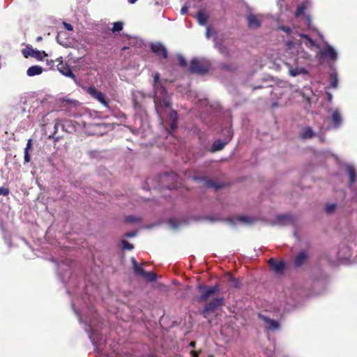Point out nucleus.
Wrapping results in <instances>:
<instances>
[{"mask_svg":"<svg viewBox=\"0 0 357 357\" xmlns=\"http://www.w3.org/2000/svg\"><path fill=\"white\" fill-rule=\"evenodd\" d=\"M277 29L284 33L282 35L284 38L282 59L288 69V75L293 77L307 75L312 56L302 45H305L310 49L312 47L319 49V45L309 36L302 33L298 26L279 24Z\"/></svg>","mask_w":357,"mask_h":357,"instance_id":"f257e3e1","label":"nucleus"},{"mask_svg":"<svg viewBox=\"0 0 357 357\" xmlns=\"http://www.w3.org/2000/svg\"><path fill=\"white\" fill-rule=\"evenodd\" d=\"M159 73H155L153 79L154 104L156 112L161 121H163L166 114H168L172 122L170 123L171 131L176 128L177 113L171 109V102L165 89L160 84Z\"/></svg>","mask_w":357,"mask_h":357,"instance_id":"f03ea898","label":"nucleus"},{"mask_svg":"<svg viewBox=\"0 0 357 357\" xmlns=\"http://www.w3.org/2000/svg\"><path fill=\"white\" fill-rule=\"evenodd\" d=\"M67 248L66 247L56 248L51 257L54 264L55 273L58 280L63 287H66V275L67 271Z\"/></svg>","mask_w":357,"mask_h":357,"instance_id":"7ed1b4c3","label":"nucleus"},{"mask_svg":"<svg viewBox=\"0 0 357 357\" xmlns=\"http://www.w3.org/2000/svg\"><path fill=\"white\" fill-rule=\"evenodd\" d=\"M357 256V233H350L341 242L337 253L339 259H349Z\"/></svg>","mask_w":357,"mask_h":357,"instance_id":"20e7f679","label":"nucleus"},{"mask_svg":"<svg viewBox=\"0 0 357 357\" xmlns=\"http://www.w3.org/2000/svg\"><path fill=\"white\" fill-rule=\"evenodd\" d=\"M85 331L93 344L98 341V332L100 328V321L96 312L91 310V314L86 318Z\"/></svg>","mask_w":357,"mask_h":357,"instance_id":"39448f33","label":"nucleus"},{"mask_svg":"<svg viewBox=\"0 0 357 357\" xmlns=\"http://www.w3.org/2000/svg\"><path fill=\"white\" fill-rule=\"evenodd\" d=\"M349 177V188L351 192V199L357 203V172L355 167L350 164H346L343 167Z\"/></svg>","mask_w":357,"mask_h":357,"instance_id":"423d86ee","label":"nucleus"},{"mask_svg":"<svg viewBox=\"0 0 357 357\" xmlns=\"http://www.w3.org/2000/svg\"><path fill=\"white\" fill-rule=\"evenodd\" d=\"M131 262L134 273L136 275L145 278L147 281L153 282L156 280V274L153 272H146L142 267L139 266L136 259L132 257L131 258Z\"/></svg>","mask_w":357,"mask_h":357,"instance_id":"0eeeda50","label":"nucleus"},{"mask_svg":"<svg viewBox=\"0 0 357 357\" xmlns=\"http://www.w3.org/2000/svg\"><path fill=\"white\" fill-rule=\"evenodd\" d=\"M209 63L204 59H193L190 63V70L192 73L203 74L209 69Z\"/></svg>","mask_w":357,"mask_h":357,"instance_id":"6e6552de","label":"nucleus"},{"mask_svg":"<svg viewBox=\"0 0 357 357\" xmlns=\"http://www.w3.org/2000/svg\"><path fill=\"white\" fill-rule=\"evenodd\" d=\"M197 289L202 293L198 298L201 302L206 301L209 297L212 296L220 290L218 284L212 287H206L204 284H199Z\"/></svg>","mask_w":357,"mask_h":357,"instance_id":"1a4fd4ad","label":"nucleus"},{"mask_svg":"<svg viewBox=\"0 0 357 357\" xmlns=\"http://www.w3.org/2000/svg\"><path fill=\"white\" fill-rule=\"evenodd\" d=\"M330 114V119L333 128H339L343 122L342 113L339 108H332L328 111Z\"/></svg>","mask_w":357,"mask_h":357,"instance_id":"9d476101","label":"nucleus"},{"mask_svg":"<svg viewBox=\"0 0 357 357\" xmlns=\"http://www.w3.org/2000/svg\"><path fill=\"white\" fill-rule=\"evenodd\" d=\"M307 9V3H303L300 4L296 10L295 16L297 18L302 17L304 20L305 24L308 26L310 29L311 26V18L308 15L305 14V10Z\"/></svg>","mask_w":357,"mask_h":357,"instance_id":"9b49d317","label":"nucleus"},{"mask_svg":"<svg viewBox=\"0 0 357 357\" xmlns=\"http://www.w3.org/2000/svg\"><path fill=\"white\" fill-rule=\"evenodd\" d=\"M247 22L250 29H256L261 24L262 15H255L250 12L247 14Z\"/></svg>","mask_w":357,"mask_h":357,"instance_id":"f8f14e48","label":"nucleus"},{"mask_svg":"<svg viewBox=\"0 0 357 357\" xmlns=\"http://www.w3.org/2000/svg\"><path fill=\"white\" fill-rule=\"evenodd\" d=\"M22 53L25 58L33 57L39 61L43 60V54L44 52H40L38 50L33 49L31 45H27L26 48L22 50Z\"/></svg>","mask_w":357,"mask_h":357,"instance_id":"ddd939ff","label":"nucleus"},{"mask_svg":"<svg viewBox=\"0 0 357 357\" xmlns=\"http://www.w3.org/2000/svg\"><path fill=\"white\" fill-rule=\"evenodd\" d=\"M321 55L332 61H335L338 56L337 52L335 49L328 44H326L321 50Z\"/></svg>","mask_w":357,"mask_h":357,"instance_id":"4468645a","label":"nucleus"},{"mask_svg":"<svg viewBox=\"0 0 357 357\" xmlns=\"http://www.w3.org/2000/svg\"><path fill=\"white\" fill-rule=\"evenodd\" d=\"M86 92L93 98L99 101L102 105H104L106 107H108V103L105 99L104 94L100 91H98L95 87L90 86L87 88Z\"/></svg>","mask_w":357,"mask_h":357,"instance_id":"2eb2a0df","label":"nucleus"},{"mask_svg":"<svg viewBox=\"0 0 357 357\" xmlns=\"http://www.w3.org/2000/svg\"><path fill=\"white\" fill-rule=\"evenodd\" d=\"M224 299L223 298H216L213 301H210L205 307L203 310V313L206 317V314L211 312L214 311L218 307L223 305Z\"/></svg>","mask_w":357,"mask_h":357,"instance_id":"dca6fc26","label":"nucleus"},{"mask_svg":"<svg viewBox=\"0 0 357 357\" xmlns=\"http://www.w3.org/2000/svg\"><path fill=\"white\" fill-rule=\"evenodd\" d=\"M227 133V139L222 141V140H220V139H218L216 140L213 144V146L211 148V151L212 152H215V151H220L222 150L225 146L229 142V141L231 139L232 137V132L230 130L227 129L225 130Z\"/></svg>","mask_w":357,"mask_h":357,"instance_id":"f3484780","label":"nucleus"},{"mask_svg":"<svg viewBox=\"0 0 357 357\" xmlns=\"http://www.w3.org/2000/svg\"><path fill=\"white\" fill-rule=\"evenodd\" d=\"M151 49L157 56L166 59L167 56V51L165 47L160 43H152Z\"/></svg>","mask_w":357,"mask_h":357,"instance_id":"a211bd4d","label":"nucleus"},{"mask_svg":"<svg viewBox=\"0 0 357 357\" xmlns=\"http://www.w3.org/2000/svg\"><path fill=\"white\" fill-rule=\"evenodd\" d=\"M259 317L266 324L265 327L267 329L273 331L279 329L280 324L278 321L273 320L264 314H259Z\"/></svg>","mask_w":357,"mask_h":357,"instance_id":"6ab92c4d","label":"nucleus"},{"mask_svg":"<svg viewBox=\"0 0 357 357\" xmlns=\"http://www.w3.org/2000/svg\"><path fill=\"white\" fill-rule=\"evenodd\" d=\"M59 130H61V132H66L65 125L62 122H57L54 125V132L52 135V138L55 141H58L60 138H62L63 136V135L59 134Z\"/></svg>","mask_w":357,"mask_h":357,"instance_id":"aec40b11","label":"nucleus"},{"mask_svg":"<svg viewBox=\"0 0 357 357\" xmlns=\"http://www.w3.org/2000/svg\"><path fill=\"white\" fill-rule=\"evenodd\" d=\"M268 264L270 267L278 273H281L284 271V264L282 261H278L273 259H271L268 261Z\"/></svg>","mask_w":357,"mask_h":357,"instance_id":"412c9836","label":"nucleus"},{"mask_svg":"<svg viewBox=\"0 0 357 357\" xmlns=\"http://www.w3.org/2000/svg\"><path fill=\"white\" fill-rule=\"evenodd\" d=\"M276 222L281 225H287L294 222V217L289 214L279 215L277 216Z\"/></svg>","mask_w":357,"mask_h":357,"instance_id":"4be33fe9","label":"nucleus"},{"mask_svg":"<svg viewBox=\"0 0 357 357\" xmlns=\"http://www.w3.org/2000/svg\"><path fill=\"white\" fill-rule=\"evenodd\" d=\"M43 72V68L40 66H32L26 70L29 77H33L40 75Z\"/></svg>","mask_w":357,"mask_h":357,"instance_id":"5701e85b","label":"nucleus"},{"mask_svg":"<svg viewBox=\"0 0 357 357\" xmlns=\"http://www.w3.org/2000/svg\"><path fill=\"white\" fill-rule=\"evenodd\" d=\"M56 41L64 47H67V32L66 31H60L57 33Z\"/></svg>","mask_w":357,"mask_h":357,"instance_id":"b1692460","label":"nucleus"},{"mask_svg":"<svg viewBox=\"0 0 357 357\" xmlns=\"http://www.w3.org/2000/svg\"><path fill=\"white\" fill-rule=\"evenodd\" d=\"M307 259V255L306 254V252L305 251L300 252L295 259L294 263L296 266H302L306 261Z\"/></svg>","mask_w":357,"mask_h":357,"instance_id":"393cba45","label":"nucleus"},{"mask_svg":"<svg viewBox=\"0 0 357 357\" xmlns=\"http://www.w3.org/2000/svg\"><path fill=\"white\" fill-rule=\"evenodd\" d=\"M208 16L202 11H199L197 14V20L200 25L205 26L208 21Z\"/></svg>","mask_w":357,"mask_h":357,"instance_id":"a878e982","label":"nucleus"},{"mask_svg":"<svg viewBox=\"0 0 357 357\" xmlns=\"http://www.w3.org/2000/svg\"><path fill=\"white\" fill-rule=\"evenodd\" d=\"M200 180L208 188H215V190H218V189L220 188V187H221L220 185L215 183L213 181L208 179L207 178H202Z\"/></svg>","mask_w":357,"mask_h":357,"instance_id":"bb28decb","label":"nucleus"},{"mask_svg":"<svg viewBox=\"0 0 357 357\" xmlns=\"http://www.w3.org/2000/svg\"><path fill=\"white\" fill-rule=\"evenodd\" d=\"M300 135L303 139H309L314 136V132L311 128L307 127L302 130Z\"/></svg>","mask_w":357,"mask_h":357,"instance_id":"cd10ccee","label":"nucleus"},{"mask_svg":"<svg viewBox=\"0 0 357 357\" xmlns=\"http://www.w3.org/2000/svg\"><path fill=\"white\" fill-rule=\"evenodd\" d=\"M185 224V222L177 220L176 219H170L169 220V225L173 229H178L180 227Z\"/></svg>","mask_w":357,"mask_h":357,"instance_id":"c85d7f7f","label":"nucleus"},{"mask_svg":"<svg viewBox=\"0 0 357 357\" xmlns=\"http://www.w3.org/2000/svg\"><path fill=\"white\" fill-rule=\"evenodd\" d=\"M336 209V204L334 203H327L324 207V211L327 214H331L335 212Z\"/></svg>","mask_w":357,"mask_h":357,"instance_id":"c756f323","label":"nucleus"},{"mask_svg":"<svg viewBox=\"0 0 357 357\" xmlns=\"http://www.w3.org/2000/svg\"><path fill=\"white\" fill-rule=\"evenodd\" d=\"M330 79H331V82H330L331 86L334 89L337 88V84H338V79H337V74L335 73H331L330 75Z\"/></svg>","mask_w":357,"mask_h":357,"instance_id":"7c9ffc66","label":"nucleus"},{"mask_svg":"<svg viewBox=\"0 0 357 357\" xmlns=\"http://www.w3.org/2000/svg\"><path fill=\"white\" fill-rule=\"evenodd\" d=\"M237 222L241 224H251L253 221L252 219L246 215H241L237 218Z\"/></svg>","mask_w":357,"mask_h":357,"instance_id":"2f4dec72","label":"nucleus"},{"mask_svg":"<svg viewBox=\"0 0 357 357\" xmlns=\"http://www.w3.org/2000/svg\"><path fill=\"white\" fill-rule=\"evenodd\" d=\"M58 70L63 75L67 76V63L63 64V61H61L59 64L57 66Z\"/></svg>","mask_w":357,"mask_h":357,"instance_id":"473e14b6","label":"nucleus"},{"mask_svg":"<svg viewBox=\"0 0 357 357\" xmlns=\"http://www.w3.org/2000/svg\"><path fill=\"white\" fill-rule=\"evenodd\" d=\"M123 23L121 22H116L113 23L112 31L119 32L123 29Z\"/></svg>","mask_w":357,"mask_h":357,"instance_id":"72a5a7b5","label":"nucleus"},{"mask_svg":"<svg viewBox=\"0 0 357 357\" xmlns=\"http://www.w3.org/2000/svg\"><path fill=\"white\" fill-rule=\"evenodd\" d=\"M122 246L124 250H131L133 249V245L126 240L122 241Z\"/></svg>","mask_w":357,"mask_h":357,"instance_id":"f704fd0d","label":"nucleus"},{"mask_svg":"<svg viewBox=\"0 0 357 357\" xmlns=\"http://www.w3.org/2000/svg\"><path fill=\"white\" fill-rule=\"evenodd\" d=\"M10 194V190L8 188L1 186L0 187V195L8 196Z\"/></svg>","mask_w":357,"mask_h":357,"instance_id":"c9c22d12","label":"nucleus"},{"mask_svg":"<svg viewBox=\"0 0 357 357\" xmlns=\"http://www.w3.org/2000/svg\"><path fill=\"white\" fill-rule=\"evenodd\" d=\"M229 280L232 286H234L235 287H239V282L236 279H235L232 276L229 275Z\"/></svg>","mask_w":357,"mask_h":357,"instance_id":"e433bc0d","label":"nucleus"},{"mask_svg":"<svg viewBox=\"0 0 357 357\" xmlns=\"http://www.w3.org/2000/svg\"><path fill=\"white\" fill-rule=\"evenodd\" d=\"M24 162L27 163V162H30L31 158H30L29 151H27L26 150H24Z\"/></svg>","mask_w":357,"mask_h":357,"instance_id":"4c0bfd02","label":"nucleus"},{"mask_svg":"<svg viewBox=\"0 0 357 357\" xmlns=\"http://www.w3.org/2000/svg\"><path fill=\"white\" fill-rule=\"evenodd\" d=\"M178 61H179V63L181 66H185L187 65V63L185 61V59H184L183 56H178Z\"/></svg>","mask_w":357,"mask_h":357,"instance_id":"58836bf2","label":"nucleus"},{"mask_svg":"<svg viewBox=\"0 0 357 357\" xmlns=\"http://www.w3.org/2000/svg\"><path fill=\"white\" fill-rule=\"evenodd\" d=\"M68 116L69 115H75V113L72 111L71 102L70 100H68Z\"/></svg>","mask_w":357,"mask_h":357,"instance_id":"ea45409f","label":"nucleus"},{"mask_svg":"<svg viewBox=\"0 0 357 357\" xmlns=\"http://www.w3.org/2000/svg\"><path fill=\"white\" fill-rule=\"evenodd\" d=\"M125 236L126 237H128V238H132V237H134L136 236V232L135 231H130V232H128L125 234Z\"/></svg>","mask_w":357,"mask_h":357,"instance_id":"a19ab883","label":"nucleus"},{"mask_svg":"<svg viewBox=\"0 0 357 357\" xmlns=\"http://www.w3.org/2000/svg\"><path fill=\"white\" fill-rule=\"evenodd\" d=\"M68 77H70L75 80V82H77V80L75 79V75L72 73V71L68 68Z\"/></svg>","mask_w":357,"mask_h":357,"instance_id":"79ce46f5","label":"nucleus"},{"mask_svg":"<svg viewBox=\"0 0 357 357\" xmlns=\"http://www.w3.org/2000/svg\"><path fill=\"white\" fill-rule=\"evenodd\" d=\"M31 139H29L26 143V146L24 149V150H26L27 151H29V150L31 149Z\"/></svg>","mask_w":357,"mask_h":357,"instance_id":"37998d69","label":"nucleus"},{"mask_svg":"<svg viewBox=\"0 0 357 357\" xmlns=\"http://www.w3.org/2000/svg\"><path fill=\"white\" fill-rule=\"evenodd\" d=\"M188 10V8L187 6H183V7L181 8V13L182 15H185V14H186V13H187Z\"/></svg>","mask_w":357,"mask_h":357,"instance_id":"c03bdc74","label":"nucleus"},{"mask_svg":"<svg viewBox=\"0 0 357 357\" xmlns=\"http://www.w3.org/2000/svg\"><path fill=\"white\" fill-rule=\"evenodd\" d=\"M211 31L210 27L207 26L206 33V36L207 38H209L211 37Z\"/></svg>","mask_w":357,"mask_h":357,"instance_id":"a18cd8bd","label":"nucleus"},{"mask_svg":"<svg viewBox=\"0 0 357 357\" xmlns=\"http://www.w3.org/2000/svg\"><path fill=\"white\" fill-rule=\"evenodd\" d=\"M175 176H176V175H175L174 173H172V174H165V175H164V177H165V178H167H167H174Z\"/></svg>","mask_w":357,"mask_h":357,"instance_id":"49530a36","label":"nucleus"},{"mask_svg":"<svg viewBox=\"0 0 357 357\" xmlns=\"http://www.w3.org/2000/svg\"><path fill=\"white\" fill-rule=\"evenodd\" d=\"M138 0H128V1L130 3V4H133L135 3L136 1H137Z\"/></svg>","mask_w":357,"mask_h":357,"instance_id":"de8ad7c7","label":"nucleus"},{"mask_svg":"<svg viewBox=\"0 0 357 357\" xmlns=\"http://www.w3.org/2000/svg\"><path fill=\"white\" fill-rule=\"evenodd\" d=\"M190 346L191 347H195V342H191L190 343Z\"/></svg>","mask_w":357,"mask_h":357,"instance_id":"09e8293b","label":"nucleus"},{"mask_svg":"<svg viewBox=\"0 0 357 357\" xmlns=\"http://www.w3.org/2000/svg\"><path fill=\"white\" fill-rule=\"evenodd\" d=\"M53 63H54V61L52 60H51L50 61L49 60H47V63L48 65H52Z\"/></svg>","mask_w":357,"mask_h":357,"instance_id":"8fccbe9b","label":"nucleus"},{"mask_svg":"<svg viewBox=\"0 0 357 357\" xmlns=\"http://www.w3.org/2000/svg\"><path fill=\"white\" fill-rule=\"evenodd\" d=\"M63 26H64L65 29H67V22H63Z\"/></svg>","mask_w":357,"mask_h":357,"instance_id":"3c124183","label":"nucleus"},{"mask_svg":"<svg viewBox=\"0 0 357 357\" xmlns=\"http://www.w3.org/2000/svg\"><path fill=\"white\" fill-rule=\"evenodd\" d=\"M192 354L193 357H197V355L195 351H192Z\"/></svg>","mask_w":357,"mask_h":357,"instance_id":"603ef678","label":"nucleus"},{"mask_svg":"<svg viewBox=\"0 0 357 357\" xmlns=\"http://www.w3.org/2000/svg\"><path fill=\"white\" fill-rule=\"evenodd\" d=\"M73 30V26L68 24V31Z\"/></svg>","mask_w":357,"mask_h":357,"instance_id":"864d4df0","label":"nucleus"},{"mask_svg":"<svg viewBox=\"0 0 357 357\" xmlns=\"http://www.w3.org/2000/svg\"><path fill=\"white\" fill-rule=\"evenodd\" d=\"M132 220H133V219L131 217L127 218V221L130 222V221H132Z\"/></svg>","mask_w":357,"mask_h":357,"instance_id":"5fc2aeb1","label":"nucleus"},{"mask_svg":"<svg viewBox=\"0 0 357 357\" xmlns=\"http://www.w3.org/2000/svg\"><path fill=\"white\" fill-rule=\"evenodd\" d=\"M41 40H42V37L41 36L38 37V38H37L38 41Z\"/></svg>","mask_w":357,"mask_h":357,"instance_id":"6e6d98bb","label":"nucleus"},{"mask_svg":"<svg viewBox=\"0 0 357 357\" xmlns=\"http://www.w3.org/2000/svg\"><path fill=\"white\" fill-rule=\"evenodd\" d=\"M62 101H63V102H66V101H67V98H62Z\"/></svg>","mask_w":357,"mask_h":357,"instance_id":"4d7b16f0","label":"nucleus"},{"mask_svg":"<svg viewBox=\"0 0 357 357\" xmlns=\"http://www.w3.org/2000/svg\"><path fill=\"white\" fill-rule=\"evenodd\" d=\"M328 98L331 100L332 98V95L331 93H328Z\"/></svg>","mask_w":357,"mask_h":357,"instance_id":"13d9d810","label":"nucleus"},{"mask_svg":"<svg viewBox=\"0 0 357 357\" xmlns=\"http://www.w3.org/2000/svg\"><path fill=\"white\" fill-rule=\"evenodd\" d=\"M320 132H325V130H323L322 129H321Z\"/></svg>","mask_w":357,"mask_h":357,"instance_id":"bf43d9fd","label":"nucleus"}]
</instances>
